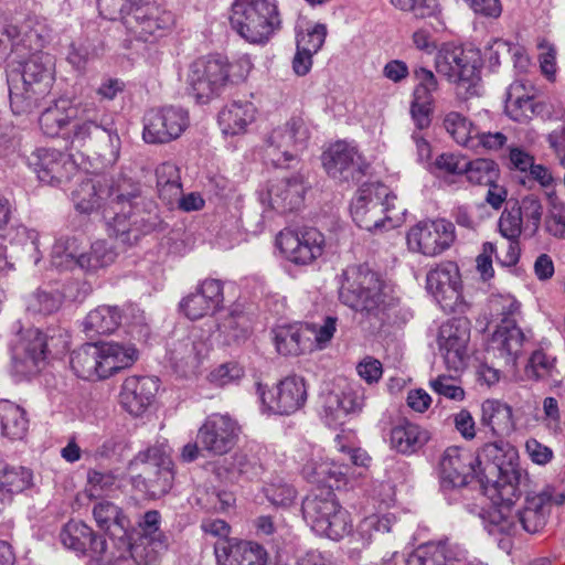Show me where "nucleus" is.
<instances>
[{
	"instance_id": "nucleus-12",
	"label": "nucleus",
	"mask_w": 565,
	"mask_h": 565,
	"mask_svg": "<svg viewBox=\"0 0 565 565\" xmlns=\"http://www.w3.org/2000/svg\"><path fill=\"white\" fill-rule=\"evenodd\" d=\"M435 67L449 82L467 85L469 89L479 79L480 52L476 49L444 45L436 55Z\"/></svg>"
},
{
	"instance_id": "nucleus-49",
	"label": "nucleus",
	"mask_w": 565,
	"mask_h": 565,
	"mask_svg": "<svg viewBox=\"0 0 565 565\" xmlns=\"http://www.w3.org/2000/svg\"><path fill=\"white\" fill-rule=\"evenodd\" d=\"M116 256L115 250L105 241H96L92 244L89 252H82L79 268L85 273L94 274L111 265Z\"/></svg>"
},
{
	"instance_id": "nucleus-50",
	"label": "nucleus",
	"mask_w": 565,
	"mask_h": 565,
	"mask_svg": "<svg viewBox=\"0 0 565 565\" xmlns=\"http://www.w3.org/2000/svg\"><path fill=\"white\" fill-rule=\"evenodd\" d=\"M92 540V529L81 521L67 522L60 532L62 545L77 554H85Z\"/></svg>"
},
{
	"instance_id": "nucleus-34",
	"label": "nucleus",
	"mask_w": 565,
	"mask_h": 565,
	"mask_svg": "<svg viewBox=\"0 0 565 565\" xmlns=\"http://www.w3.org/2000/svg\"><path fill=\"white\" fill-rule=\"evenodd\" d=\"M480 423L495 437L509 436L514 430L512 407L495 398L481 404Z\"/></svg>"
},
{
	"instance_id": "nucleus-28",
	"label": "nucleus",
	"mask_w": 565,
	"mask_h": 565,
	"mask_svg": "<svg viewBox=\"0 0 565 565\" xmlns=\"http://www.w3.org/2000/svg\"><path fill=\"white\" fill-rule=\"evenodd\" d=\"M306 189L301 175L276 180L270 182L266 196L262 201L267 202L273 210L279 213L291 212L302 204Z\"/></svg>"
},
{
	"instance_id": "nucleus-3",
	"label": "nucleus",
	"mask_w": 565,
	"mask_h": 565,
	"mask_svg": "<svg viewBox=\"0 0 565 565\" xmlns=\"http://www.w3.org/2000/svg\"><path fill=\"white\" fill-rule=\"evenodd\" d=\"M97 4L104 18L120 19L127 31L141 41L161 36L173 24L172 13L153 0H97Z\"/></svg>"
},
{
	"instance_id": "nucleus-17",
	"label": "nucleus",
	"mask_w": 565,
	"mask_h": 565,
	"mask_svg": "<svg viewBox=\"0 0 565 565\" xmlns=\"http://www.w3.org/2000/svg\"><path fill=\"white\" fill-rule=\"evenodd\" d=\"M276 243L286 259L296 265H309L322 255L324 237L313 227L284 230Z\"/></svg>"
},
{
	"instance_id": "nucleus-45",
	"label": "nucleus",
	"mask_w": 565,
	"mask_h": 565,
	"mask_svg": "<svg viewBox=\"0 0 565 565\" xmlns=\"http://www.w3.org/2000/svg\"><path fill=\"white\" fill-rule=\"evenodd\" d=\"M364 402V388L359 384H349L341 394L329 396L327 407L335 413V418H340L341 415L361 412Z\"/></svg>"
},
{
	"instance_id": "nucleus-62",
	"label": "nucleus",
	"mask_w": 565,
	"mask_h": 565,
	"mask_svg": "<svg viewBox=\"0 0 565 565\" xmlns=\"http://www.w3.org/2000/svg\"><path fill=\"white\" fill-rule=\"evenodd\" d=\"M300 333L292 327H280L275 331V345L280 354H298L301 351Z\"/></svg>"
},
{
	"instance_id": "nucleus-47",
	"label": "nucleus",
	"mask_w": 565,
	"mask_h": 565,
	"mask_svg": "<svg viewBox=\"0 0 565 565\" xmlns=\"http://www.w3.org/2000/svg\"><path fill=\"white\" fill-rule=\"evenodd\" d=\"M96 343H86L71 353L73 372L83 380H98Z\"/></svg>"
},
{
	"instance_id": "nucleus-6",
	"label": "nucleus",
	"mask_w": 565,
	"mask_h": 565,
	"mask_svg": "<svg viewBox=\"0 0 565 565\" xmlns=\"http://www.w3.org/2000/svg\"><path fill=\"white\" fill-rule=\"evenodd\" d=\"M232 28L247 42L264 44L281 28L277 0H235Z\"/></svg>"
},
{
	"instance_id": "nucleus-29",
	"label": "nucleus",
	"mask_w": 565,
	"mask_h": 565,
	"mask_svg": "<svg viewBox=\"0 0 565 565\" xmlns=\"http://www.w3.org/2000/svg\"><path fill=\"white\" fill-rule=\"evenodd\" d=\"M210 347L194 334L174 342L169 349V361L184 376L194 374L207 355Z\"/></svg>"
},
{
	"instance_id": "nucleus-22",
	"label": "nucleus",
	"mask_w": 565,
	"mask_h": 565,
	"mask_svg": "<svg viewBox=\"0 0 565 565\" xmlns=\"http://www.w3.org/2000/svg\"><path fill=\"white\" fill-rule=\"evenodd\" d=\"M32 166L41 182L60 185L73 178L77 164L67 153L56 149L40 148L32 154Z\"/></svg>"
},
{
	"instance_id": "nucleus-2",
	"label": "nucleus",
	"mask_w": 565,
	"mask_h": 565,
	"mask_svg": "<svg viewBox=\"0 0 565 565\" xmlns=\"http://www.w3.org/2000/svg\"><path fill=\"white\" fill-rule=\"evenodd\" d=\"M475 457L480 483L492 501L481 515L483 526L487 532H509L515 526L511 503L521 495L522 472L514 462L516 451L508 443L495 440L486 444Z\"/></svg>"
},
{
	"instance_id": "nucleus-4",
	"label": "nucleus",
	"mask_w": 565,
	"mask_h": 565,
	"mask_svg": "<svg viewBox=\"0 0 565 565\" xmlns=\"http://www.w3.org/2000/svg\"><path fill=\"white\" fill-rule=\"evenodd\" d=\"M385 282L365 266H353L343 271L339 289L340 301L366 317H379L387 306Z\"/></svg>"
},
{
	"instance_id": "nucleus-20",
	"label": "nucleus",
	"mask_w": 565,
	"mask_h": 565,
	"mask_svg": "<svg viewBox=\"0 0 565 565\" xmlns=\"http://www.w3.org/2000/svg\"><path fill=\"white\" fill-rule=\"evenodd\" d=\"M477 461L478 458L469 450L457 446L448 447L439 461L440 487L445 490L456 489L467 486L475 478L480 481Z\"/></svg>"
},
{
	"instance_id": "nucleus-39",
	"label": "nucleus",
	"mask_w": 565,
	"mask_h": 565,
	"mask_svg": "<svg viewBox=\"0 0 565 565\" xmlns=\"http://www.w3.org/2000/svg\"><path fill=\"white\" fill-rule=\"evenodd\" d=\"M542 106L534 103L521 82L512 83L507 90L505 114L514 121L525 122L541 111Z\"/></svg>"
},
{
	"instance_id": "nucleus-36",
	"label": "nucleus",
	"mask_w": 565,
	"mask_h": 565,
	"mask_svg": "<svg viewBox=\"0 0 565 565\" xmlns=\"http://www.w3.org/2000/svg\"><path fill=\"white\" fill-rule=\"evenodd\" d=\"M138 462L159 467L158 477L150 480V489L153 493H167L173 481V472L171 469V460L169 456L159 447L148 448L143 452H139L131 461V466Z\"/></svg>"
},
{
	"instance_id": "nucleus-41",
	"label": "nucleus",
	"mask_w": 565,
	"mask_h": 565,
	"mask_svg": "<svg viewBox=\"0 0 565 565\" xmlns=\"http://www.w3.org/2000/svg\"><path fill=\"white\" fill-rule=\"evenodd\" d=\"M0 429L1 435L10 440L23 439L29 429L25 409L11 401H0Z\"/></svg>"
},
{
	"instance_id": "nucleus-15",
	"label": "nucleus",
	"mask_w": 565,
	"mask_h": 565,
	"mask_svg": "<svg viewBox=\"0 0 565 565\" xmlns=\"http://www.w3.org/2000/svg\"><path fill=\"white\" fill-rule=\"evenodd\" d=\"M455 239V225L445 218L419 222L406 235L409 250L430 257L444 253Z\"/></svg>"
},
{
	"instance_id": "nucleus-10",
	"label": "nucleus",
	"mask_w": 565,
	"mask_h": 565,
	"mask_svg": "<svg viewBox=\"0 0 565 565\" xmlns=\"http://www.w3.org/2000/svg\"><path fill=\"white\" fill-rule=\"evenodd\" d=\"M230 63L221 55H207L193 61L188 71L189 94L200 104H207L225 88Z\"/></svg>"
},
{
	"instance_id": "nucleus-57",
	"label": "nucleus",
	"mask_w": 565,
	"mask_h": 565,
	"mask_svg": "<svg viewBox=\"0 0 565 565\" xmlns=\"http://www.w3.org/2000/svg\"><path fill=\"white\" fill-rule=\"evenodd\" d=\"M268 501L277 507H289L296 499L295 488L280 477L273 478L263 488Z\"/></svg>"
},
{
	"instance_id": "nucleus-7",
	"label": "nucleus",
	"mask_w": 565,
	"mask_h": 565,
	"mask_svg": "<svg viewBox=\"0 0 565 565\" xmlns=\"http://www.w3.org/2000/svg\"><path fill=\"white\" fill-rule=\"evenodd\" d=\"M302 514L311 529L321 536L339 541L352 530L349 512L330 489H315L302 501Z\"/></svg>"
},
{
	"instance_id": "nucleus-9",
	"label": "nucleus",
	"mask_w": 565,
	"mask_h": 565,
	"mask_svg": "<svg viewBox=\"0 0 565 565\" xmlns=\"http://www.w3.org/2000/svg\"><path fill=\"white\" fill-rule=\"evenodd\" d=\"M310 134L305 120L290 118L274 128L265 139V160L277 168H294L307 148Z\"/></svg>"
},
{
	"instance_id": "nucleus-19",
	"label": "nucleus",
	"mask_w": 565,
	"mask_h": 565,
	"mask_svg": "<svg viewBox=\"0 0 565 565\" xmlns=\"http://www.w3.org/2000/svg\"><path fill=\"white\" fill-rule=\"evenodd\" d=\"M323 167L338 182L359 181L366 172L367 163L358 149L345 141H338L322 156Z\"/></svg>"
},
{
	"instance_id": "nucleus-8",
	"label": "nucleus",
	"mask_w": 565,
	"mask_h": 565,
	"mask_svg": "<svg viewBox=\"0 0 565 565\" xmlns=\"http://www.w3.org/2000/svg\"><path fill=\"white\" fill-rule=\"evenodd\" d=\"M67 345L66 335H49L38 328L20 330L11 341V367L21 376L36 374L44 365L52 350L60 352Z\"/></svg>"
},
{
	"instance_id": "nucleus-63",
	"label": "nucleus",
	"mask_w": 565,
	"mask_h": 565,
	"mask_svg": "<svg viewBox=\"0 0 565 565\" xmlns=\"http://www.w3.org/2000/svg\"><path fill=\"white\" fill-rule=\"evenodd\" d=\"M414 77L417 85L414 89V97L422 102L434 100L433 94L438 89V82L430 70L417 67L414 71Z\"/></svg>"
},
{
	"instance_id": "nucleus-60",
	"label": "nucleus",
	"mask_w": 565,
	"mask_h": 565,
	"mask_svg": "<svg viewBox=\"0 0 565 565\" xmlns=\"http://www.w3.org/2000/svg\"><path fill=\"white\" fill-rule=\"evenodd\" d=\"M498 225L499 232L504 238L519 239L522 233L523 220L518 203L502 212Z\"/></svg>"
},
{
	"instance_id": "nucleus-32",
	"label": "nucleus",
	"mask_w": 565,
	"mask_h": 565,
	"mask_svg": "<svg viewBox=\"0 0 565 565\" xmlns=\"http://www.w3.org/2000/svg\"><path fill=\"white\" fill-rule=\"evenodd\" d=\"M32 480L30 469L0 460V515L11 505L15 494L32 486Z\"/></svg>"
},
{
	"instance_id": "nucleus-16",
	"label": "nucleus",
	"mask_w": 565,
	"mask_h": 565,
	"mask_svg": "<svg viewBox=\"0 0 565 565\" xmlns=\"http://www.w3.org/2000/svg\"><path fill=\"white\" fill-rule=\"evenodd\" d=\"M188 126V111L181 107L150 109L143 117L142 138L147 143H167L178 139Z\"/></svg>"
},
{
	"instance_id": "nucleus-44",
	"label": "nucleus",
	"mask_w": 565,
	"mask_h": 565,
	"mask_svg": "<svg viewBox=\"0 0 565 565\" xmlns=\"http://www.w3.org/2000/svg\"><path fill=\"white\" fill-rule=\"evenodd\" d=\"M156 177L160 199L173 207L182 192L179 168L172 162H163L156 169Z\"/></svg>"
},
{
	"instance_id": "nucleus-40",
	"label": "nucleus",
	"mask_w": 565,
	"mask_h": 565,
	"mask_svg": "<svg viewBox=\"0 0 565 565\" xmlns=\"http://www.w3.org/2000/svg\"><path fill=\"white\" fill-rule=\"evenodd\" d=\"M429 440L426 429L411 422L395 425L390 435V444L396 451L411 455L420 449Z\"/></svg>"
},
{
	"instance_id": "nucleus-53",
	"label": "nucleus",
	"mask_w": 565,
	"mask_h": 565,
	"mask_svg": "<svg viewBox=\"0 0 565 565\" xmlns=\"http://www.w3.org/2000/svg\"><path fill=\"white\" fill-rule=\"evenodd\" d=\"M230 472L237 479L252 481L262 476L264 466L256 454L239 452L233 457Z\"/></svg>"
},
{
	"instance_id": "nucleus-55",
	"label": "nucleus",
	"mask_w": 565,
	"mask_h": 565,
	"mask_svg": "<svg viewBox=\"0 0 565 565\" xmlns=\"http://www.w3.org/2000/svg\"><path fill=\"white\" fill-rule=\"evenodd\" d=\"M62 296L57 291L38 289L26 299L28 311L34 315H51L60 309Z\"/></svg>"
},
{
	"instance_id": "nucleus-54",
	"label": "nucleus",
	"mask_w": 565,
	"mask_h": 565,
	"mask_svg": "<svg viewBox=\"0 0 565 565\" xmlns=\"http://www.w3.org/2000/svg\"><path fill=\"white\" fill-rule=\"evenodd\" d=\"M394 518L391 514H372L364 518L358 525L356 536L363 545L372 542L374 533H386L391 531Z\"/></svg>"
},
{
	"instance_id": "nucleus-11",
	"label": "nucleus",
	"mask_w": 565,
	"mask_h": 565,
	"mask_svg": "<svg viewBox=\"0 0 565 565\" xmlns=\"http://www.w3.org/2000/svg\"><path fill=\"white\" fill-rule=\"evenodd\" d=\"M262 412L274 415H291L302 408L308 398L306 381L299 375H289L271 390L257 384Z\"/></svg>"
},
{
	"instance_id": "nucleus-35",
	"label": "nucleus",
	"mask_w": 565,
	"mask_h": 565,
	"mask_svg": "<svg viewBox=\"0 0 565 565\" xmlns=\"http://www.w3.org/2000/svg\"><path fill=\"white\" fill-rule=\"evenodd\" d=\"M256 108L248 100H233L218 114V125L224 135L235 136L246 130L255 119Z\"/></svg>"
},
{
	"instance_id": "nucleus-13",
	"label": "nucleus",
	"mask_w": 565,
	"mask_h": 565,
	"mask_svg": "<svg viewBox=\"0 0 565 565\" xmlns=\"http://www.w3.org/2000/svg\"><path fill=\"white\" fill-rule=\"evenodd\" d=\"M426 289L446 312H465L467 307L461 294L458 266L445 262L431 268L426 276Z\"/></svg>"
},
{
	"instance_id": "nucleus-46",
	"label": "nucleus",
	"mask_w": 565,
	"mask_h": 565,
	"mask_svg": "<svg viewBox=\"0 0 565 565\" xmlns=\"http://www.w3.org/2000/svg\"><path fill=\"white\" fill-rule=\"evenodd\" d=\"M81 256V244L76 237H60L52 246L51 264L61 270L79 268Z\"/></svg>"
},
{
	"instance_id": "nucleus-25",
	"label": "nucleus",
	"mask_w": 565,
	"mask_h": 565,
	"mask_svg": "<svg viewBox=\"0 0 565 565\" xmlns=\"http://www.w3.org/2000/svg\"><path fill=\"white\" fill-rule=\"evenodd\" d=\"M223 300L222 282L217 279H206L194 292L183 298L180 306L189 319L198 320L214 313Z\"/></svg>"
},
{
	"instance_id": "nucleus-37",
	"label": "nucleus",
	"mask_w": 565,
	"mask_h": 565,
	"mask_svg": "<svg viewBox=\"0 0 565 565\" xmlns=\"http://www.w3.org/2000/svg\"><path fill=\"white\" fill-rule=\"evenodd\" d=\"M78 115L79 108L77 106L73 105L67 98H60L41 114L39 124L43 134L55 137Z\"/></svg>"
},
{
	"instance_id": "nucleus-52",
	"label": "nucleus",
	"mask_w": 565,
	"mask_h": 565,
	"mask_svg": "<svg viewBox=\"0 0 565 565\" xmlns=\"http://www.w3.org/2000/svg\"><path fill=\"white\" fill-rule=\"evenodd\" d=\"M131 557L141 565H153L167 552L168 540L138 539L134 544H128Z\"/></svg>"
},
{
	"instance_id": "nucleus-24",
	"label": "nucleus",
	"mask_w": 565,
	"mask_h": 565,
	"mask_svg": "<svg viewBox=\"0 0 565 565\" xmlns=\"http://www.w3.org/2000/svg\"><path fill=\"white\" fill-rule=\"evenodd\" d=\"M217 565H267L268 553L257 542L227 540L214 546Z\"/></svg>"
},
{
	"instance_id": "nucleus-58",
	"label": "nucleus",
	"mask_w": 565,
	"mask_h": 565,
	"mask_svg": "<svg viewBox=\"0 0 565 565\" xmlns=\"http://www.w3.org/2000/svg\"><path fill=\"white\" fill-rule=\"evenodd\" d=\"M527 373L536 380H550L552 382H557V379L555 377V375L558 374L556 370V359L542 350H537L533 352L530 358Z\"/></svg>"
},
{
	"instance_id": "nucleus-51",
	"label": "nucleus",
	"mask_w": 565,
	"mask_h": 565,
	"mask_svg": "<svg viewBox=\"0 0 565 565\" xmlns=\"http://www.w3.org/2000/svg\"><path fill=\"white\" fill-rule=\"evenodd\" d=\"M452 561L445 544L428 543L418 546L406 559V565H449Z\"/></svg>"
},
{
	"instance_id": "nucleus-31",
	"label": "nucleus",
	"mask_w": 565,
	"mask_h": 565,
	"mask_svg": "<svg viewBox=\"0 0 565 565\" xmlns=\"http://www.w3.org/2000/svg\"><path fill=\"white\" fill-rule=\"evenodd\" d=\"M98 380L113 376L119 371L131 366L138 359V352L134 345L118 342L96 343Z\"/></svg>"
},
{
	"instance_id": "nucleus-64",
	"label": "nucleus",
	"mask_w": 565,
	"mask_h": 565,
	"mask_svg": "<svg viewBox=\"0 0 565 565\" xmlns=\"http://www.w3.org/2000/svg\"><path fill=\"white\" fill-rule=\"evenodd\" d=\"M326 36V25L318 23L305 32L297 33V47L308 53L316 54L322 47Z\"/></svg>"
},
{
	"instance_id": "nucleus-26",
	"label": "nucleus",
	"mask_w": 565,
	"mask_h": 565,
	"mask_svg": "<svg viewBox=\"0 0 565 565\" xmlns=\"http://www.w3.org/2000/svg\"><path fill=\"white\" fill-rule=\"evenodd\" d=\"M158 380L150 376H129L120 390L119 402L124 409L134 416H139L152 403L158 392Z\"/></svg>"
},
{
	"instance_id": "nucleus-5",
	"label": "nucleus",
	"mask_w": 565,
	"mask_h": 565,
	"mask_svg": "<svg viewBox=\"0 0 565 565\" xmlns=\"http://www.w3.org/2000/svg\"><path fill=\"white\" fill-rule=\"evenodd\" d=\"M52 58L41 52L24 63L20 78L9 77L10 105L14 114L31 113L52 85Z\"/></svg>"
},
{
	"instance_id": "nucleus-21",
	"label": "nucleus",
	"mask_w": 565,
	"mask_h": 565,
	"mask_svg": "<svg viewBox=\"0 0 565 565\" xmlns=\"http://www.w3.org/2000/svg\"><path fill=\"white\" fill-rule=\"evenodd\" d=\"M239 426L227 414L210 415L198 431L202 448L213 455H224L236 444Z\"/></svg>"
},
{
	"instance_id": "nucleus-56",
	"label": "nucleus",
	"mask_w": 565,
	"mask_h": 565,
	"mask_svg": "<svg viewBox=\"0 0 565 565\" xmlns=\"http://www.w3.org/2000/svg\"><path fill=\"white\" fill-rule=\"evenodd\" d=\"M463 173L469 182L486 185L497 180L499 169L492 160L476 159L466 163Z\"/></svg>"
},
{
	"instance_id": "nucleus-14",
	"label": "nucleus",
	"mask_w": 565,
	"mask_h": 565,
	"mask_svg": "<svg viewBox=\"0 0 565 565\" xmlns=\"http://www.w3.org/2000/svg\"><path fill=\"white\" fill-rule=\"evenodd\" d=\"M514 502L515 500L511 503V514L515 518V526L509 532H488L490 535L515 534L519 526L531 534L541 532L547 524L552 504L559 505L565 502V492L556 491L548 486L540 493L526 498L525 507L521 512L513 511Z\"/></svg>"
},
{
	"instance_id": "nucleus-1",
	"label": "nucleus",
	"mask_w": 565,
	"mask_h": 565,
	"mask_svg": "<svg viewBox=\"0 0 565 565\" xmlns=\"http://www.w3.org/2000/svg\"><path fill=\"white\" fill-rule=\"evenodd\" d=\"M76 211L89 214L103 209L109 235L121 245L132 246L151 228L143 215L146 200L138 184L122 181L116 186L105 177L87 178L72 192Z\"/></svg>"
},
{
	"instance_id": "nucleus-38",
	"label": "nucleus",
	"mask_w": 565,
	"mask_h": 565,
	"mask_svg": "<svg viewBox=\"0 0 565 565\" xmlns=\"http://www.w3.org/2000/svg\"><path fill=\"white\" fill-rule=\"evenodd\" d=\"M302 475L308 481L321 484L317 489L332 490L334 486L338 487L345 479L347 469L342 465L319 457V459H311L303 465Z\"/></svg>"
},
{
	"instance_id": "nucleus-42",
	"label": "nucleus",
	"mask_w": 565,
	"mask_h": 565,
	"mask_svg": "<svg viewBox=\"0 0 565 565\" xmlns=\"http://www.w3.org/2000/svg\"><path fill=\"white\" fill-rule=\"evenodd\" d=\"M93 514L97 525L107 531L110 536L119 540L127 539L130 522L117 505L108 501H100L94 507Z\"/></svg>"
},
{
	"instance_id": "nucleus-59",
	"label": "nucleus",
	"mask_w": 565,
	"mask_h": 565,
	"mask_svg": "<svg viewBox=\"0 0 565 565\" xmlns=\"http://www.w3.org/2000/svg\"><path fill=\"white\" fill-rule=\"evenodd\" d=\"M220 332L225 334V341L230 343H238L249 335L248 319L244 315H230L218 326Z\"/></svg>"
},
{
	"instance_id": "nucleus-30",
	"label": "nucleus",
	"mask_w": 565,
	"mask_h": 565,
	"mask_svg": "<svg viewBox=\"0 0 565 565\" xmlns=\"http://www.w3.org/2000/svg\"><path fill=\"white\" fill-rule=\"evenodd\" d=\"M6 238L9 239L11 252H8L7 245L0 244V269L4 267L13 269L11 260L19 258L20 249L30 256L34 265L40 263L42 255L36 231L21 225L9 230Z\"/></svg>"
},
{
	"instance_id": "nucleus-33",
	"label": "nucleus",
	"mask_w": 565,
	"mask_h": 565,
	"mask_svg": "<svg viewBox=\"0 0 565 565\" xmlns=\"http://www.w3.org/2000/svg\"><path fill=\"white\" fill-rule=\"evenodd\" d=\"M76 119L78 121L74 125L73 142L84 145L93 136L107 138L113 148V154H117L119 146L118 135L104 126L102 120L99 124L97 122L98 117L93 108L84 107L79 109V115Z\"/></svg>"
},
{
	"instance_id": "nucleus-48",
	"label": "nucleus",
	"mask_w": 565,
	"mask_h": 565,
	"mask_svg": "<svg viewBox=\"0 0 565 565\" xmlns=\"http://www.w3.org/2000/svg\"><path fill=\"white\" fill-rule=\"evenodd\" d=\"M444 127L458 145L471 149L478 127L470 119L458 111H450L444 118Z\"/></svg>"
},
{
	"instance_id": "nucleus-43",
	"label": "nucleus",
	"mask_w": 565,
	"mask_h": 565,
	"mask_svg": "<svg viewBox=\"0 0 565 565\" xmlns=\"http://www.w3.org/2000/svg\"><path fill=\"white\" fill-rule=\"evenodd\" d=\"M122 313L117 306H99L89 311L83 321V330L87 337L109 334L120 324Z\"/></svg>"
},
{
	"instance_id": "nucleus-61",
	"label": "nucleus",
	"mask_w": 565,
	"mask_h": 565,
	"mask_svg": "<svg viewBox=\"0 0 565 565\" xmlns=\"http://www.w3.org/2000/svg\"><path fill=\"white\" fill-rule=\"evenodd\" d=\"M544 231L557 239H565V204H552L543 220Z\"/></svg>"
},
{
	"instance_id": "nucleus-27",
	"label": "nucleus",
	"mask_w": 565,
	"mask_h": 565,
	"mask_svg": "<svg viewBox=\"0 0 565 565\" xmlns=\"http://www.w3.org/2000/svg\"><path fill=\"white\" fill-rule=\"evenodd\" d=\"M524 334L513 319H503L493 332L488 352L503 360L507 365H514L522 354Z\"/></svg>"
},
{
	"instance_id": "nucleus-18",
	"label": "nucleus",
	"mask_w": 565,
	"mask_h": 565,
	"mask_svg": "<svg viewBox=\"0 0 565 565\" xmlns=\"http://www.w3.org/2000/svg\"><path fill=\"white\" fill-rule=\"evenodd\" d=\"M470 341V322L467 318H454L439 327L437 335L438 350L449 370L465 367Z\"/></svg>"
},
{
	"instance_id": "nucleus-23",
	"label": "nucleus",
	"mask_w": 565,
	"mask_h": 565,
	"mask_svg": "<svg viewBox=\"0 0 565 565\" xmlns=\"http://www.w3.org/2000/svg\"><path fill=\"white\" fill-rule=\"evenodd\" d=\"M362 199H354L351 203L353 221L361 228L366 231H379L381 228H393L403 222L405 209L397 207L395 201L377 202L370 210H365Z\"/></svg>"
}]
</instances>
